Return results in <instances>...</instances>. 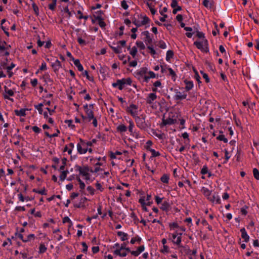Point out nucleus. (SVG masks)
<instances>
[{
    "label": "nucleus",
    "mask_w": 259,
    "mask_h": 259,
    "mask_svg": "<svg viewBox=\"0 0 259 259\" xmlns=\"http://www.w3.org/2000/svg\"><path fill=\"white\" fill-rule=\"evenodd\" d=\"M253 174L254 178L256 179L257 180H259V171L256 168H254L253 169Z\"/></svg>",
    "instance_id": "40"
},
{
    "label": "nucleus",
    "mask_w": 259,
    "mask_h": 259,
    "mask_svg": "<svg viewBox=\"0 0 259 259\" xmlns=\"http://www.w3.org/2000/svg\"><path fill=\"white\" fill-rule=\"evenodd\" d=\"M194 45L202 52H209L208 42L206 39H203L202 41H196L194 42Z\"/></svg>",
    "instance_id": "2"
},
{
    "label": "nucleus",
    "mask_w": 259,
    "mask_h": 259,
    "mask_svg": "<svg viewBox=\"0 0 259 259\" xmlns=\"http://www.w3.org/2000/svg\"><path fill=\"white\" fill-rule=\"evenodd\" d=\"M33 192L38 193V194H39L40 195H47L46 191V189L45 188H44L40 190L36 189H34L33 190Z\"/></svg>",
    "instance_id": "34"
},
{
    "label": "nucleus",
    "mask_w": 259,
    "mask_h": 259,
    "mask_svg": "<svg viewBox=\"0 0 259 259\" xmlns=\"http://www.w3.org/2000/svg\"><path fill=\"white\" fill-rule=\"evenodd\" d=\"M157 95L155 93H152L148 94V97L146 99V102L148 104H152L153 101L157 99Z\"/></svg>",
    "instance_id": "9"
},
{
    "label": "nucleus",
    "mask_w": 259,
    "mask_h": 259,
    "mask_svg": "<svg viewBox=\"0 0 259 259\" xmlns=\"http://www.w3.org/2000/svg\"><path fill=\"white\" fill-rule=\"evenodd\" d=\"M77 152L80 154H82L86 153V151L83 150V147L82 146L80 143H79L77 144Z\"/></svg>",
    "instance_id": "27"
},
{
    "label": "nucleus",
    "mask_w": 259,
    "mask_h": 259,
    "mask_svg": "<svg viewBox=\"0 0 259 259\" xmlns=\"http://www.w3.org/2000/svg\"><path fill=\"white\" fill-rule=\"evenodd\" d=\"M121 6L124 10H127L128 8V6L125 0H123L121 3Z\"/></svg>",
    "instance_id": "59"
},
{
    "label": "nucleus",
    "mask_w": 259,
    "mask_h": 259,
    "mask_svg": "<svg viewBox=\"0 0 259 259\" xmlns=\"http://www.w3.org/2000/svg\"><path fill=\"white\" fill-rule=\"evenodd\" d=\"M113 253L115 255H118L120 257H125L127 255V252L126 251L121 252L120 249H116L114 251Z\"/></svg>",
    "instance_id": "23"
},
{
    "label": "nucleus",
    "mask_w": 259,
    "mask_h": 259,
    "mask_svg": "<svg viewBox=\"0 0 259 259\" xmlns=\"http://www.w3.org/2000/svg\"><path fill=\"white\" fill-rule=\"evenodd\" d=\"M172 242L174 244H177L179 247H182L183 245L181 244L182 237H178L176 240H172Z\"/></svg>",
    "instance_id": "28"
},
{
    "label": "nucleus",
    "mask_w": 259,
    "mask_h": 259,
    "mask_svg": "<svg viewBox=\"0 0 259 259\" xmlns=\"http://www.w3.org/2000/svg\"><path fill=\"white\" fill-rule=\"evenodd\" d=\"M113 88H117L119 90H122L125 85V83L123 82V79H117L116 82H113L112 84Z\"/></svg>",
    "instance_id": "7"
},
{
    "label": "nucleus",
    "mask_w": 259,
    "mask_h": 259,
    "mask_svg": "<svg viewBox=\"0 0 259 259\" xmlns=\"http://www.w3.org/2000/svg\"><path fill=\"white\" fill-rule=\"evenodd\" d=\"M110 48L116 54H120L121 53V48L119 46L117 47L110 46Z\"/></svg>",
    "instance_id": "31"
},
{
    "label": "nucleus",
    "mask_w": 259,
    "mask_h": 259,
    "mask_svg": "<svg viewBox=\"0 0 259 259\" xmlns=\"http://www.w3.org/2000/svg\"><path fill=\"white\" fill-rule=\"evenodd\" d=\"M205 64L207 66V67H208V68L213 71L214 70V65L212 63H211V62H209L208 61H205Z\"/></svg>",
    "instance_id": "37"
},
{
    "label": "nucleus",
    "mask_w": 259,
    "mask_h": 259,
    "mask_svg": "<svg viewBox=\"0 0 259 259\" xmlns=\"http://www.w3.org/2000/svg\"><path fill=\"white\" fill-rule=\"evenodd\" d=\"M147 150L149 151L152 154V156L153 157L159 156L160 154L159 152L155 151L154 149L151 148H147Z\"/></svg>",
    "instance_id": "24"
},
{
    "label": "nucleus",
    "mask_w": 259,
    "mask_h": 259,
    "mask_svg": "<svg viewBox=\"0 0 259 259\" xmlns=\"http://www.w3.org/2000/svg\"><path fill=\"white\" fill-rule=\"evenodd\" d=\"M47 250V247L42 243L40 244L39 246L38 252L40 254L45 253Z\"/></svg>",
    "instance_id": "32"
},
{
    "label": "nucleus",
    "mask_w": 259,
    "mask_h": 259,
    "mask_svg": "<svg viewBox=\"0 0 259 259\" xmlns=\"http://www.w3.org/2000/svg\"><path fill=\"white\" fill-rule=\"evenodd\" d=\"M196 36L199 38H204V33L199 31H196Z\"/></svg>",
    "instance_id": "60"
},
{
    "label": "nucleus",
    "mask_w": 259,
    "mask_h": 259,
    "mask_svg": "<svg viewBox=\"0 0 259 259\" xmlns=\"http://www.w3.org/2000/svg\"><path fill=\"white\" fill-rule=\"evenodd\" d=\"M137 53V49L136 47H133L130 52V54L133 57H135Z\"/></svg>",
    "instance_id": "53"
},
{
    "label": "nucleus",
    "mask_w": 259,
    "mask_h": 259,
    "mask_svg": "<svg viewBox=\"0 0 259 259\" xmlns=\"http://www.w3.org/2000/svg\"><path fill=\"white\" fill-rule=\"evenodd\" d=\"M72 60L73 61L74 64L77 68V69L79 71H82L83 70V67L80 64L79 60L78 59L75 60L73 58H72Z\"/></svg>",
    "instance_id": "15"
},
{
    "label": "nucleus",
    "mask_w": 259,
    "mask_h": 259,
    "mask_svg": "<svg viewBox=\"0 0 259 259\" xmlns=\"http://www.w3.org/2000/svg\"><path fill=\"white\" fill-rule=\"evenodd\" d=\"M217 139L220 141H222L225 143H227L228 141V139L225 138L224 135H220L217 137Z\"/></svg>",
    "instance_id": "38"
},
{
    "label": "nucleus",
    "mask_w": 259,
    "mask_h": 259,
    "mask_svg": "<svg viewBox=\"0 0 259 259\" xmlns=\"http://www.w3.org/2000/svg\"><path fill=\"white\" fill-rule=\"evenodd\" d=\"M63 223H68L70 224V226L69 227H70L72 225L73 223H72V222L71 221V220L69 219V217H65L63 219Z\"/></svg>",
    "instance_id": "47"
},
{
    "label": "nucleus",
    "mask_w": 259,
    "mask_h": 259,
    "mask_svg": "<svg viewBox=\"0 0 259 259\" xmlns=\"http://www.w3.org/2000/svg\"><path fill=\"white\" fill-rule=\"evenodd\" d=\"M81 245H82V246L83 247V249H82V251L83 253H86L87 252V251H88V248L87 243L85 242H82L81 243Z\"/></svg>",
    "instance_id": "57"
},
{
    "label": "nucleus",
    "mask_w": 259,
    "mask_h": 259,
    "mask_svg": "<svg viewBox=\"0 0 259 259\" xmlns=\"http://www.w3.org/2000/svg\"><path fill=\"white\" fill-rule=\"evenodd\" d=\"M52 67L55 71H57L60 68L62 67L61 62L58 59H56L55 62L52 63Z\"/></svg>",
    "instance_id": "13"
},
{
    "label": "nucleus",
    "mask_w": 259,
    "mask_h": 259,
    "mask_svg": "<svg viewBox=\"0 0 259 259\" xmlns=\"http://www.w3.org/2000/svg\"><path fill=\"white\" fill-rule=\"evenodd\" d=\"M163 199V198H160L158 196H156L155 197V202L157 204H159L162 203V200Z\"/></svg>",
    "instance_id": "62"
},
{
    "label": "nucleus",
    "mask_w": 259,
    "mask_h": 259,
    "mask_svg": "<svg viewBox=\"0 0 259 259\" xmlns=\"http://www.w3.org/2000/svg\"><path fill=\"white\" fill-rule=\"evenodd\" d=\"M66 146L68 147V154L70 155L72 153V150L74 147V145L73 143H70Z\"/></svg>",
    "instance_id": "46"
},
{
    "label": "nucleus",
    "mask_w": 259,
    "mask_h": 259,
    "mask_svg": "<svg viewBox=\"0 0 259 259\" xmlns=\"http://www.w3.org/2000/svg\"><path fill=\"white\" fill-rule=\"evenodd\" d=\"M87 190L90 192L91 195H94L95 193V189L91 186H89L87 188Z\"/></svg>",
    "instance_id": "61"
},
{
    "label": "nucleus",
    "mask_w": 259,
    "mask_h": 259,
    "mask_svg": "<svg viewBox=\"0 0 259 259\" xmlns=\"http://www.w3.org/2000/svg\"><path fill=\"white\" fill-rule=\"evenodd\" d=\"M184 82L186 84L185 90L186 91H189L193 88L194 84L192 81L185 80Z\"/></svg>",
    "instance_id": "16"
},
{
    "label": "nucleus",
    "mask_w": 259,
    "mask_h": 259,
    "mask_svg": "<svg viewBox=\"0 0 259 259\" xmlns=\"http://www.w3.org/2000/svg\"><path fill=\"white\" fill-rule=\"evenodd\" d=\"M200 73L202 75V76H203V78L205 79V81L207 83L209 82L210 80H209V77H208V75L206 73H204L202 71H201Z\"/></svg>",
    "instance_id": "50"
},
{
    "label": "nucleus",
    "mask_w": 259,
    "mask_h": 259,
    "mask_svg": "<svg viewBox=\"0 0 259 259\" xmlns=\"http://www.w3.org/2000/svg\"><path fill=\"white\" fill-rule=\"evenodd\" d=\"M32 8L35 14L37 16L39 14V9L36 5L34 3L32 4Z\"/></svg>",
    "instance_id": "52"
},
{
    "label": "nucleus",
    "mask_w": 259,
    "mask_h": 259,
    "mask_svg": "<svg viewBox=\"0 0 259 259\" xmlns=\"http://www.w3.org/2000/svg\"><path fill=\"white\" fill-rule=\"evenodd\" d=\"M170 205L168 201H164L161 203V206L160 208L165 211H167L169 210Z\"/></svg>",
    "instance_id": "11"
},
{
    "label": "nucleus",
    "mask_w": 259,
    "mask_h": 259,
    "mask_svg": "<svg viewBox=\"0 0 259 259\" xmlns=\"http://www.w3.org/2000/svg\"><path fill=\"white\" fill-rule=\"evenodd\" d=\"M151 195L150 194H147L146 198L145 199V201H147L146 205L148 206L151 205L153 202L151 201Z\"/></svg>",
    "instance_id": "39"
},
{
    "label": "nucleus",
    "mask_w": 259,
    "mask_h": 259,
    "mask_svg": "<svg viewBox=\"0 0 259 259\" xmlns=\"http://www.w3.org/2000/svg\"><path fill=\"white\" fill-rule=\"evenodd\" d=\"M82 75H83V76H86V77H87V78L88 80H90V81H93V79H94L93 77H91V76H90L89 75V74H88V71H87V70H85V71L82 73Z\"/></svg>",
    "instance_id": "55"
},
{
    "label": "nucleus",
    "mask_w": 259,
    "mask_h": 259,
    "mask_svg": "<svg viewBox=\"0 0 259 259\" xmlns=\"http://www.w3.org/2000/svg\"><path fill=\"white\" fill-rule=\"evenodd\" d=\"M241 233V237L244 239V242H248L249 240V236L247 234V233L244 228H242L240 229Z\"/></svg>",
    "instance_id": "10"
},
{
    "label": "nucleus",
    "mask_w": 259,
    "mask_h": 259,
    "mask_svg": "<svg viewBox=\"0 0 259 259\" xmlns=\"http://www.w3.org/2000/svg\"><path fill=\"white\" fill-rule=\"evenodd\" d=\"M7 65V63L6 62H2L0 64V70L6 69Z\"/></svg>",
    "instance_id": "64"
},
{
    "label": "nucleus",
    "mask_w": 259,
    "mask_h": 259,
    "mask_svg": "<svg viewBox=\"0 0 259 259\" xmlns=\"http://www.w3.org/2000/svg\"><path fill=\"white\" fill-rule=\"evenodd\" d=\"M174 56V52L171 50H168L166 52L165 59L167 61H169Z\"/></svg>",
    "instance_id": "25"
},
{
    "label": "nucleus",
    "mask_w": 259,
    "mask_h": 259,
    "mask_svg": "<svg viewBox=\"0 0 259 259\" xmlns=\"http://www.w3.org/2000/svg\"><path fill=\"white\" fill-rule=\"evenodd\" d=\"M42 106H43L42 103H39V104L34 106L35 108L38 110V113L40 114H42V112H43L42 108Z\"/></svg>",
    "instance_id": "35"
},
{
    "label": "nucleus",
    "mask_w": 259,
    "mask_h": 259,
    "mask_svg": "<svg viewBox=\"0 0 259 259\" xmlns=\"http://www.w3.org/2000/svg\"><path fill=\"white\" fill-rule=\"evenodd\" d=\"M146 115L142 114L135 117L137 126L141 130H146L149 127L148 121H146Z\"/></svg>",
    "instance_id": "1"
},
{
    "label": "nucleus",
    "mask_w": 259,
    "mask_h": 259,
    "mask_svg": "<svg viewBox=\"0 0 259 259\" xmlns=\"http://www.w3.org/2000/svg\"><path fill=\"white\" fill-rule=\"evenodd\" d=\"M136 45L141 50H144L145 49V45L141 41H137Z\"/></svg>",
    "instance_id": "43"
},
{
    "label": "nucleus",
    "mask_w": 259,
    "mask_h": 259,
    "mask_svg": "<svg viewBox=\"0 0 259 259\" xmlns=\"http://www.w3.org/2000/svg\"><path fill=\"white\" fill-rule=\"evenodd\" d=\"M159 47L161 49H165L166 48V45L165 43V42H164L162 40H161V41H159Z\"/></svg>",
    "instance_id": "63"
},
{
    "label": "nucleus",
    "mask_w": 259,
    "mask_h": 259,
    "mask_svg": "<svg viewBox=\"0 0 259 259\" xmlns=\"http://www.w3.org/2000/svg\"><path fill=\"white\" fill-rule=\"evenodd\" d=\"M133 23L137 27H139L141 26V22L138 20L135 17H134L132 19Z\"/></svg>",
    "instance_id": "42"
},
{
    "label": "nucleus",
    "mask_w": 259,
    "mask_h": 259,
    "mask_svg": "<svg viewBox=\"0 0 259 259\" xmlns=\"http://www.w3.org/2000/svg\"><path fill=\"white\" fill-rule=\"evenodd\" d=\"M35 235L33 234H30L27 236V239H24L23 242H27L32 239H35Z\"/></svg>",
    "instance_id": "36"
},
{
    "label": "nucleus",
    "mask_w": 259,
    "mask_h": 259,
    "mask_svg": "<svg viewBox=\"0 0 259 259\" xmlns=\"http://www.w3.org/2000/svg\"><path fill=\"white\" fill-rule=\"evenodd\" d=\"M98 24H99L100 27L102 29L105 28V27L106 26V23L103 21V18L101 19V20H98Z\"/></svg>",
    "instance_id": "56"
},
{
    "label": "nucleus",
    "mask_w": 259,
    "mask_h": 259,
    "mask_svg": "<svg viewBox=\"0 0 259 259\" xmlns=\"http://www.w3.org/2000/svg\"><path fill=\"white\" fill-rule=\"evenodd\" d=\"M147 49L150 50V53L151 54V55L154 56L156 54V52L155 50L154 49V48H153L152 46H150V45L148 46Z\"/></svg>",
    "instance_id": "48"
},
{
    "label": "nucleus",
    "mask_w": 259,
    "mask_h": 259,
    "mask_svg": "<svg viewBox=\"0 0 259 259\" xmlns=\"http://www.w3.org/2000/svg\"><path fill=\"white\" fill-rule=\"evenodd\" d=\"M75 168V170L78 171L79 174L83 176L88 177V175H89V171H90V169L88 166H84L82 167L78 165H76Z\"/></svg>",
    "instance_id": "4"
},
{
    "label": "nucleus",
    "mask_w": 259,
    "mask_h": 259,
    "mask_svg": "<svg viewBox=\"0 0 259 259\" xmlns=\"http://www.w3.org/2000/svg\"><path fill=\"white\" fill-rule=\"evenodd\" d=\"M117 131L120 133H124L127 131V127L124 124H119L116 127Z\"/></svg>",
    "instance_id": "22"
},
{
    "label": "nucleus",
    "mask_w": 259,
    "mask_h": 259,
    "mask_svg": "<svg viewBox=\"0 0 259 259\" xmlns=\"http://www.w3.org/2000/svg\"><path fill=\"white\" fill-rule=\"evenodd\" d=\"M208 200L212 202L215 201L218 204H220L221 201L220 196L218 195H213L212 196L208 197Z\"/></svg>",
    "instance_id": "17"
},
{
    "label": "nucleus",
    "mask_w": 259,
    "mask_h": 259,
    "mask_svg": "<svg viewBox=\"0 0 259 259\" xmlns=\"http://www.w3.org/2000/svg\"><path fill=\"white\" fill-rule=\"evenodd\" d=\"M47 64H46V63L44 61H43L41 63V66H40L39 69L37 71L36 73H38L39 70H40V71L46 70H47Z\"/></svg>",
    "instance_id": "51"
},
{
    "label": "nucleus",
    "mask_w": 259,
    "mask_h": 259,
    "mask_svg": "<svg viewBox=\"0 0 259 259\" xmlns=\"http://www.w3.org/2000/svg\"><path fill=\"white\" fill-rule=\"evenodd\" d=\"M208 172V171L207 166L206 165H203V167L202 168V169L201 170V174L202 175H205V174H207Z\"/></svg>",
    "instance_id": "54"
},
{
    "label": "nucleus",
    "mask_w": 259,
    "mask_h": 259,
    "mask_svg": "<svg viewBox=\"0 0 259 259\" xmlns=\"http://www.w3.org/2000/svg\"><path fill=\"white\" fill-rule=\"evenodd\" d=\"M68 171L67 170H63V171H62L60 176V181H61L62 182L66 178V176L67 175V174H68Z\"/></svg>",
    "instance_id": "30"
},
{
    "label": "nucleus",
    "mask_w": 259,
    "mask_h": 259,
    "mask_svg": "<svg viewBox=\"0 0 259 259\" xmlns=\"http://www.w3.org/2000/svg\"><path fill=\"white\" fill-rule=\"evenodd\" d=\"M117 235L118 236L120 237V239L122 241L127 240L128 239V234L126 233L121 231H118Z\"/></svg>",
    "instance_id": "12"
},
{
    "label": "nucleus",
    "mask_w": 259,
    "mask_h": 259,
    "mask_svg": "<svg viewBox=\"0 0 259 259\" xmlns=\"http://www.w3.org/2000/svg\"><path fill=\"white\" fill-rule=\"evenodd\" d=\"M142 34L145 36L144 40L147 45H150L152 43V38L151 37L150 33L148 31H145L143 32Z\"/></svg>",
    "instance_id": "8"
},
{
    "label": "nucleus",
    "mask_w": 259,
    "mask_h": 259,
    "mask_svg": "<svg viewBox=\"0 0 259 259\" xmlns=\"http://www.w3.org/2000/svg\"><path fill=\"white\" fill-rule=\"evenodd\" d=\"M168 71H169V75L171 76V79L174 80V81H175L176 79V77H177V75L176 74V73L175 72V71L172 70V68H170V67H168L167 68Z\"/></svg>",
    "instance_id": "29"
},
{
    "label": "nucleus",
    "mask_w": 259,
    "mask_h": 259,
    "mask_svg": "<svg viewBox=\"0 0 259 259\" xmlns=\"http://www.w3.org/2000/svg\"><path fill=\"white\" fill-rule=\"evenodd\" d=\"M169 179V176L166 174H164L160 178V180L163 183L167 184Z\"/></svg>",
    "instance_id": "33"
},
{
    "label": "nucleus",
    "mask_w": 259,
    "mask_h": 259,
    "mask_svg": "<svg viewBox=\"0 0 259 259\" xmlns=\"http://www.w3.org/2000/svg\"><path fill=\"white\" fill-rule=\"evenodd\" d=\"M174 92L176 94L174 98L176 100H182L187 98V95L185 92L182 93L177 89H175Z\"/></svg>",
    "instance_id": "5"
},
{
    "label": "nucleus",
    "mask_w": 259,
    "mask_h": 259,
    "mask_svg": "<svg viewBox=\"0 0 259 259\" xmlns=\"http://www.w3.org/2000/svg\"><path fill=\"white\" fill-rule=\"evenodd\" d=\"M130 125L128 126V131L132 133L133 131V127H134V123L132 120L129 121Z\"/></svg>",
    "instance_id": "58"
},
{
    "label": "nucleus",
    "mask_w": 259,
    "mask_h": 259,
    "mask_svg": "<svg viewBox=\"0 0 259 259\" xmlns=\"http://www.w3.org/2000/svg\"><path fill=\"white\" fill-rule=\"evenodd\" d=\"M96 14L93 15V17L96 20H100L103 19L102 15L103 14V11L102 10L97 11L95 12Z\"/></svg>",
    "instance_id": "18"
},
{
    "label": "nucleus",
    "mask_w": 259,
    "mask_h": 259,
    "mask_svg": "<svg viewBox=\"0 0 259 259\" xmlns=\"http://www.w3.org/2000/svg\"><path fill=\"white\" fill-rule=\"evenodd\" d=\"M149 21H150V19H149V18L148 17H147L146 16H145L143 18V20L141 22V26L146 25V24L149 23Z\"/></svg>",
    "instance_id": "41"
},
{
    "label": "nucleus",
    "mask_w": 259,
    "mask_h": 259,
    "mask_svg": "<svg viewBox=\"0 0 259 259\" xmlns=\"http://www.w3.org/2000/svg\"><path fill=\"white\" fill-rule=\"evenodd\" d=\"M202 4L205 7L211 9L213 6V1H209V0H204L203 1Z\"/></svg>",
    "instance_id": "20"
},
{
    "label": "nucleus",
    "mask_w": 259,
    "mask_h": 259,
    "mask_svg": "<svg viewBox=\"0 0 259 259\" xmlns=\"http://www.w3.org/2000/svg\"><path fill=\"white\" fill-rule=\"evenodd\" d=\"M125 85H132V80L131 78H122Z\"/></svg>",
    "instance_id": "49"
},
{
    "label": "nucleus",
    "mask_w": 259,
    "mask_h": 259,
    "mask_svg": "<svg viewBox=\"0 0 259 259\" xmlns=\"http://www.w3.org/2000/svg\"><path fill=\"white\" fill-rule=\"evenodd\" d=\"M27 109H21L20 110H16L15 111V114L18 116H25L26 115V111Z\"/></svg>",
    "instance_id": "19"
},
{
    "label": "nucleus",
    "mask_w": 259,
    "mask_h": 259,
    "mask_svg": "<svg viewBox=\"0 0 259 259\" xmlns=\"http://www.w3.org/2000/svg\"><path fill=\"white\" fill-rule=\"evenodd\" d=\"M138 106L135 104H131L128 108L127 111L133 117H136L138 115Z\"/></svg>",
    "instance_id": "6"
},
{
    "label": "nucleus",
    "mask_w": 259,
    "mask_h": 259,
    "mask_svg": "<svg viewBox=\"0 0 259 259\" xmlns=\"http://www.w3.org/2000/svg\"><path fill=\"white\" fill-rule=\"evenodd\" d=\"M201 192L203 194V195L207 197L208 200V197H210L211 194V191L209 190L208 188L203 187L201 189Z\"/></svg>",
    "instance_id": "14"
},
{
    "label": "nucleus",
    "mask_w": 259,
    "mask_h": 259,
    "mask_svg": "<svg viewBox=\"0 0 259 259\" xmlns=\"http://www.w3.org/2000/svg\"><path fill=\"white\" fill-rule=\"evenodd\" d=\"M5 92L4 94H6L8 96L12 97L14 95V92L11 89H9L7 86L4 87Z\"/></svg>",
    "instance_id": "26"
},
{
    "label": "nucleus",
    "mask_w": 259,
    "mask_h": 259,
    "mask_svg": "<svg viewBox=\"0 0 259 259\" xmlns=\"http://www.w3.org/2000/svg\"><path fill=\"white\" fill-rule=\"evenodd\" d=\"M85 113L89 122L91 121V120L94 118V113L92 110H87Z\"/></svg>",
    "instance_id": "21"
},
{
    "label": "nucleus",
    "mask_w": 259,
    "mask_h": 259,
    "mask_svg": "<svg viewBox=\"0 0 259 259\" xmlns=\"http://www.w3.org/2000/svg\"><path fill=\"white\" fill-rule=\"evenodd\" d=\"M148 69L146 67L141 68L140 69L137 70L134 73V75L139 80L142 81V79L144 77L147 73Z\"/></svg>",
    "instance_id": "3"
},
{
    "label": "nucleus",
    "mask_w": 259,
    "mask_h": 259,
    "mask_svg": "<svg viewBox=\"0 0 259 259\" xmlns=\"http://www.w3.org/2000/svg\"><path fill=\"white\" fill-rule=\"evenodd\" d=\"M66 162H67V158H65L64 157L62 159V165L60 167V168H59V170H63L65 168V166L66 164Z\"/></svg>",
    "instance_id": "45"
},
{
    "label": "nucleus",
    "mask_w": 259,
    "mask_h": 259,
    "mask_svg": "<svg viewBox=\"0 0 259 259\" xmlns=\"http://www.w3.org/2000/svg\"><path fill=\"white\" fill-rule=\"evenodd\" d=\"M169 226L170 230H174L179 228L178 224L176 222L170 223Z\"/></svg>",
    "instance_id": "44"
}]
</instances>
